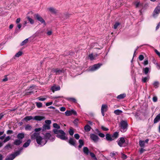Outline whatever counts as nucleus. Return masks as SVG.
I'll return each mask as SVG.
<instances>
[{
	"mask_svg": "<svg viewBox=\"0 0 160 160\" xmlns=\"http://www.w3.org/2000/svg\"><path fill=\"white\" fill-rule=\"evenodd\" d=\"M53 126L55 128L53 129L54 133L57 134L56 136L62 140H66L68 139V137L66 136L65 133L62 130H58L60 128V126L57 123L53 124Z\"/></svg>",
	"mask_w": 160,
	"mask_h": 160,
	"instance_id": "obj_1",
	"label": "nucleus"
},
{
	"mask_svg": "<svg viewBox=\"0 0 160 160\" xmlns=\"http://www.w3.org/2000/svg\"><path fill=\"white\" fill-rule=\"evenodd\" d=\"M31 138L32 139H36L37 143L40 146H43L47 142L45 137V135L44 137L40 135V133L34 132L31 135Z\"/></svg>",
	"mask_w": 160,
	"mask_h": 160,
	"instance_id": "obj_2",
	"label": "nucleus"
},
{
	"mask_svg": "<svg viewBox=\"0 0 160 160\" xmlns=\"http://www.w3.org/2000/svg\"><path fill=\"white\" fill-rule=\"evenodd\" d=\"M128 126V122L126 120H121L120 124L121 132H125L127 129Z\"/></svg>",
	"mask_w": 160,
	"mask_h": 160,
	"instance_id": "obj_3",
	"label": "nucleus"
},
{
	"mask_svg": "<svg viewBox=\"0 0 160 160\" xmlns=\"http://www.w3.org/2000/svg\"><path fill=\"white\" fill-rule=\"evenodd\" d=\"M23 148H20L19 150L17 151L13 154L8 156L6 158L5 160H13L16 156L19 155L20 154Z\"/></svg>",
	"mask_w": 160,
	"mask_h": 160,
	"instance_id": "obj_4",
	"label": "nucleus"
},
{
	"mask_svg": "<svg viewBox=\"0 0 160 160\" xmlns=\"http://www.w3.org/2000/svg\"><path fill=\"white\" fill-rule=\"evenodd\" d=\"M102 65V64L100 63L95 64L93 66L89 67L88 69V71L91 72L95 71L98 69Z\"/></svg>",
	"mask_w": 160,
	"mask_h": 160,
	"instance_id": "obj_5",
	"label": "nucleus"
},
{
	"mask_svg": "<svg viewBox=\"0 0 160 160\" xmlns=\"http://www.w3.org/2000/svg\"><path fill=\"white\" fill-rule=\"evenodd\" d=\"M45 137L47 141L48 140H49L51 142H53L55 140V136L49 133H47L45 134Z\"/></svg>",
	"mask_w": 160,
	"mask_h": 160,
	"instance_id": "obj_6",
	"label": "nucleus"
},
{
	"mask_svg": "<svg viewBox=\"0 0 160 160\" xmlns=\"http://www.w3.org/2000/svg\"><path fill=\"white\" fill-rule=\"evenodd\" d=\"M118 145L120 147H124L126 145L125 140L123 138H119L117 141Z\"/></svg>",
	"mask_w": 160,
	"mask_h": 160,
	"instance_id": "obj_7",
	"label": "nucleus"
},
{
	"mask_svg": "<svg viewBox=\"0 0 160 160\" xmlns=\"http://www.w3.org/2000/svg\"><path fill=\"white\" fill-rule=\"evenodd\" d=\"M160 12V6H157L155 9L153 13V16L157 17Z\"/></svg>",
	"mask_w": 160,
	"mask_h": 160,
	"instance_id": "obj_8",
	"label": "nucleus"
},
{
	"mask_svg": "<svg viewBox=\"0 0 160 160\" xmlns=\"http://www.w3.org/2000/svg\"><path fill=\"white\" fill-rule=\"evenodd\" d=\"M35 16V18L38 21L42 23H43L44 25H46L45 20L40 15L38 14H36Z\"/></svg>",
	"mask_w": 160,
	"mask_h": 160,
	"instance_id": "obj_9",
	"label": "nucleus"
},
{
	"mask_svg": "<svg viewBox=\"0 0 160 160\" xmlns=\"http://www.w3.org/2000/svg\"><path fill=\"white\" fill-rule=\"evenodd\" d=\"M77 112L74 110H67L65 112V114L66 116H68L73 114L74 115H77Z\"/></svg>",
	"mask_w": 160,
	"mask_h": 160,
	"instance_id": "obj_10",
	"label": "nucleus"
},
{
	"mask_svg": "<svg viewBox=\"0 0 160 160\" xmlns=\"http://www.w3.org/2000/svg\"><path fill=\"white\" fill-rule=\"evenodd\" d=\"M68 142L71 145L76 147V141L73 138H70L68 141Z\"/></svg>",
	"mask_w": 160,
	"mask_h": 160,
	"instance_id": "obj_11",
	"label": "nucleus"
},
{
	"mask_svg": "<svg viewBox=\"0 0 160 160\" xmlns=\"http://www.w3.org/2000/svg\"><path fill=\"white\" fill-rule=\"evenodd\" d=\"M98 55L97 54H93L91 53L88 56V58L91 60H93L96 59Z\"/></svg>",
	"mask_w": 160,
	"mask_h": 160,
	"instance_id": "obj_12",
	"label": "nucleus"
},
{
	"mask_svg": "<svg viewBox=\"0 0 160 160\" xmlns=\"http://www.w3.org/2000/svg\"><path fill=\"white\" fill-rule=\"evenodd\" d=\"M90 138L95 142H97L98 139V136L93 134H91L90 135Z\"/></svg>",
	"mask_w": 160,
	"mask_h": 160,
	"instance_id": "obj_13",
	"label": "nucleus"
},
{
	"mask_svg": "<svg viewBox=\"0 0 160 160\" xmlns=\"http://www.w3.org/2000/svg\"><path fill=\"white\" fill-rule=\"evenodd\" d=\"M51 90L53 92L55 91H58L60 90V88L58 86L54 85L51 88Z\"/></svg>",
	"mask_w": 160,
	"mask_h": 160,
	"instance_id": "obj_14",
	"label": "nucleus"
},
{
	"mask_svg": "<svg viewBox=\"0 0 160 160\" xmlns=\"http://www.w3.org/2000/svg\"><path fill=\"white\" fill-rule=\"evenodd\" d=\"M52 72L55 73L56 74H59L62 73V70L58 69L57 68H53L52 70Z\"/></svg>",
	"mask_w": 160,
	"mask_h": 160,
	"instance_id": "obj_15",
	"label": "nucleus"
},
{
	"mask_svg": "<svg viewBox=\"0 0 160 160\" xmlns=\"http://www.w3.org/2000/svg\"><path fill=\"white\" fill-rule=\"evenodd\" d=\"M44 117L43 116H35L33 118V119L37 121H41V120L44 119Z\"/></svg>",
	"mask_w": 160,
	"mask_h": 160,
	"instance_id": "obj_16",
	"label": "nucleus"
},
{
	"mask_svg": "<svg viewBox=\"0 0 160 160\" xmlns=\"http://www.w3.org/2000/svg\"><path fill=\"white\" fill-rule=\"evenodd\" d=\"M33 86H31L30 87L29 90H28V91L25 93V95H28L31 94L32 93H33L34 90H32V87H33Z\"/></svg>",
	"mask_w": 160,
	"mask_h": 160,
	"instance_id": "obj_17",
	"label": "nucleus"
},
{
	"mask_svg": "<svg viewBox=\"0 0 160 160\" xmlns=\"http://www.w3.org/2000/svg\"><path fill=\"white\" fill-rule=\"evenodd\" d=\"M160 121V113L158 114L154 120V123H156Z\"/></svg>",
	"mask_w": 160,
	"mask_h": 160,
	"instance_id": "obj_18",
	"label": "nucleus"
},
{
	"mask_svg": "<svg viewBox=\"0 0 160 160\" xmlns=\"http://www.w3.org/2000/svg\"><path fill=\"white\" fill-rule=\"evenodd\" d=\"M50 129V125H48L44 124V125L42 128V131H44L46 130H49Z\"/></svg>",
	"mask_w": 160,
	"mask_h": 160,
	"instance_id": "obj_19",
	"label": "nucleus"
},
{
	"mask_svg": "<svg viewBox=\"0 0 160 160\" xmlns=\"http://www.w3.org/2000/svg\"><path fill=\"white\" fill-rule=\"evenodd\" d=\"M22 140L17 139L15 140L13 142V144L16 145H19L22 143Z\"/></svg>",
	"mask_w": 160,
	"mask_h": 160,
	"instance_id": "obj_20",
	"label": "nucleus"
},
{
	"mask_svg": "<svg viewBox=\"0 0 160 160\" xmlns=\"http://www.w3.org/2000/svg\"><path fill=\"white\" fill-rule=\"evenodd\" d=\"M31 142V141L30 139L28 140L26 142H25L23 145V147L24 148H27L30 145Z\"/></svg>",
	"mask_w": 160,
	"mask_h": 160,
	"instance_id": "obj_21",
	"label": "nucleus"
},
{
	"mask_svg": "<svg viewBox=\"0 0 160 160\" xmlns=\"http://www.w3.org/2000/svg\"><path fill=\"white\" fill-rule=\"evenodd\" d=\"M24 137V134L23 133H19L17 135V138L20 140H22Z\"/></svg>",
	"mask_w": 160,
	"mask_h": 160,
	"instance_id": "obj_22",
	"label": "nucleus"
},
{
	"mask_svg": "<svg viewBox=\"0 0 160 160\" xmlns=\"http://www.w3.org/2000/svg\"><path fill=\"white\" fill-rule=\"evenodd\" d=\"M106 139L109 141H112L113 140L112 138V136L109 134H107L106 135Z\"/></svg>",
	"mask_w": 160,
	"mask_h": 160,
	"instance_id": "obj_23",
	"label": "nucleus"
},
{
	"mask_svg": "<svg viewBox=\"0 0 160 160\" xmlns=\"http://www.w3.org/2000/svg\"><path fill=\"white\" fill-rule=\"evenodd\" d=\"M108 106L106 104H102L101 107V111L106 112L107 110Z\"/></svg>",
	"mask_w": 160,
	"mask_h": 160,
	"instance_id": "obj_24",
	"label": "nucleus"
},
{
	"mask_svg": "<svg viewBox=\"0 0 160 160\" xmlns=\"http://www.w3.org/2000/svg\"><path fill=\"white\" fill-rule=\"evenodd\" d=\"M126 96V95L125 93L122 94L117 97V98L119 99H122L124 98Z\"/></svg>",
	"mask_w": 160,
	"mask_h": 160,
	"instance_id": "obj_25",
	"label": "nucleus"
},
{
	"mask_svg": "<svg viewBox=\"0 0 160 160\" xmlns=\"http://www.w3.org/2000/svg\"><path fill=\"white\" fill-rule=\"evenodd\" d=\"M67 99L68 101H72L75 103L76 102H77L76 99L73 98H67Z\"/></svg>",
	"mask_w": 160,
	"mask_h": 160,
	"instance_id": "obj_26",
	"label": "nucleus"
},
{
	"mask_svg": "<svg viewBox=\"0 0 160 160\" xmlns=\"http://www.w3.org/2000/svg\"><path fill=\"white\" fill-rule=\"evenodd\" d=\"M135 5L136 8H141L142 5L139 2L136 1L135 2Z\"/></svg>",
	"mask_w": 160,
	"mask_h": 160,
	"instance_id": "obj_27",
	"label": "nucleus"
},
{
	"mask_svg": "<svg viewBox=\"0 0 160 160\" xmlns=\"http://www.w3.org/2000/svg\"><path fill=\"white\" fill-rule=\"evenodd\" d=\"M32 119H33L32 117V116H28L25 117L24 119L26 121H29Z\"/></svg>",
	"mask_w": 160,
	"mask_h": 160,
	"instance_id": "obj_28",
	"label": "nucleus"
},
{
	"mask_svg": "<svg viewBox=\"0 0 160 160\" xmlns=\"http://www.w3.org/2000/svg\"><path fill=\"white\" fill-rule=\"evenodd\" d=\"M118 136V132H115L112 135V137L113 140L114 139L116 138Z\"/></svg>",
	"mask_w": 160,
	"mask_h": 160,
	"instance_id": "obj_29",
	"label": "nucleus"
},
{
	"mask_svg": "<svg viewBox=\"0 0 160 160\" xmlns=\"http://www.w3.org/2000/svg\"><path fill=\"white\" fill-rule=\"evenodd\" d=\"M37 107L38 108H41L42 107V103L40 102H35Z\"/></svg>",
	"mask_w": 160,
	"mask_h": 160,
	"instance_id": "obj_30",
	"label": "nucleus"
},
{
	"mask_svg": "<svg viewBox=\"0 0 160 160\" xmlns=\"http://www.w3.org/2000/svg\"><path fill=\"white\" fill-rule=\"evenodd\" d=\"M83 151L84 152L86 155H88L89 153V150L87 147L83 148Z\"/></svg>",
	"mask_w": 160,
	"mask_h": 160,
	"instance_id": "obj_31",
	"label": "nucleus"
},
{
	"mask_svg": "<svg viewBox=\"0 0 160 160\" xmlns=\"http://www.w3.org/2000/svg\"><path fill=\"white\" fill-rule=\"evenodd\" d=\"M79 145L78 146V148H80L84 145V142L82 140L80 139L79 141Z\"/></svg>",
	"mask_w": 160,
	"mask_h": 160,
	"instance_id": "obj_32",
	"label": "nucleus"
},
{
	"mask_svg": "<svg viewBox=\"0 0 160 160\" xmlns=\"http://www.w3.org/2000/svg\"><path fill=\"white\" fill-rule=\"evenodd\" d=\"M84 130L87 132L91 130V127L89 125H87L84 127Z\"/></svg>",
	"mask_w": 160,
	"mask_h": 160,
	"instance_id": "obj_33",
	"label": "nucleus"
},
{
	"mask_svg": "<svg viewBox=\"0 0 160 160\" xmlns=\"http://www.w3.org/2000/svg\"><path fill=\"white\" fill-rule=\"evenodd\" d=\"M114 112L115 114H116L117 115H119L120 114V113H121L122 112V111L121 110H120L119 109H117V110H115L114 111Z\"/></svg>",
	"mask_w": 160,
	"mask_h": 160,
	"instance_id": "obj_34",
	"label": "nucleus"
},
{
	"mask_svg": "<svg viewBox=\"0 0 160 160\" xmlns=\"http://www.w3.org/2000/svg\"><path fill=\"white\" fill-rule=\"evenodd\" d=\"M49 11L53 13H56V11L55 9L52 8V7H50L48 9Z\"/></svg>",
	"mask_w": 160,
	"mask_h": 160,
	"instance_id": "obj_35",
	"label": "nucleus"
},
{
	"mask_svg": "<svg viewBox=\"0 0 160 160\" xmlns=\"http://www.w3.org/2000/svg\"><path fill=\"white\" fill-rule=\"evenodd\" d=\"M145 142L142 140H140L139 141V144L140 146L142 148H144L145 146Z\"/></svg>",
	"mask_w": 160,
	"mask_h": 160,
	"instance_id": "obj_36",
	"label": "nucleus"
},
{
	"mask_svg": "<svg viewBox=\"0 0 160 160\" xmlns=\"http://www.w3.org/2000/svg\"><path fill=\"white\" fill-rule=\"evenodd\" d=\"M32 128V127L31 126L27 124L26 125L25 127V129L26 130H30Z\"/></svg>",
	"mask_w": 160,
	"mask_h": 160,
	"instance_id": "obj_37",
	"label": "nucleus"
},
{
	"mask_svg": "<svg viewBox=\"0 0 160 160\" xmlns=\"http://www.w3.org/2000/svg\"><path fill=\"white\" fill-rule=\"evenodd\" d=\"M149 77H147L144 78H142V81L143 82H145L147 81H148L149 79Z\"/></svg>",
	"mask_w": 160,
	"mask_h": 160,
	"instance_id": "obj_38",
	"label": "nucleus"
},
{
	"mask_svg": "<svg viewBox=\"0 0 160 160\" xmlns=\"http://www.w3.org/2000/svg\"><path fill=\"white\" fill-rule=\"evenodd\" d=\"M37 99L38 100L40 101H44L47 98L43 97L41 96V97H38Z\"/></svg>",
	"mask_w": 160,
	"mask_h": 160,
	"instance_id": "obj_39",
	"label": "nucleus"
},
{
	"mask_svg": "<svg viewBox=\"0 0 160 160\" xmlns=\"http://www.w3.org/2000/svg\"><path fill=\"white\" fill-rule=\"evenodd\" d=\"M90 154L91 157L94 160H98L96 158L95 154L92 152H90Z\"/></svg>",
	"mask_w": 160,
	"mask_h": 160,
	"instance_id": "obj_40",
	"label": "nucleus"
},
{
	"mask_svg": "<svg viewBox=\"0 0 160 160\" xmlns=\"http://www.w3.org/2000/svg\"><path fill=\"white\" fill-rule=\"evenodd\" d=\"M149 68L148 67L144 68L143 69V72L145 74H147L149 71Z\"/></svg>",
	"mask_w": 160,
	"mask_h": 160,
	"instance_id": "obj_41",
	"label": "nucleus"
},
{
	"mask_svg": "<svg viewBox=\"0 0 160 160\" xmlns=\"http://www.w3.org/2000/svg\"><path fill=\"white\" fill-rule=\"evenodd\" d=\"M28 41V39L27 38L25 40H24L23 41H22L21 44V46H23L25 45V44L27 43Z\"/></svg>",
	"mask_w": 160,
	"mask_h": 160,
	"instance_id": "obj_42",
	"label": "nucleus"
},
{
	"mask_svg": "<svg viewBox=\"0 0 160 160\" xmlns=\"http://www.w3.org/2000/svg\"><path fill=\"white\" fill-rule=\"evenodd\" d=\"M11 139V137L9 136H7V137L5 139H4L3 142L4 143H5L7 141H8Z\"/></svg>",
	"mask_w": 160,
	"mask_h": 160,
	"instance_id": "obj_43",
	"label": "nucleus"
},
{
	"mask_svg": "<svg viewBox=\"0 0 160 160\" xmlns=\"http://www.w3.org/2000/svg\"><path fill=\"white\" fill-rule=\"evenodd\" d=\"M155 88H157L158 87L159 85V82L157 81L155 82L153 84Z\"/></svg>",
	"mask_w": 160,
	"mask_h": 160,
	"instance_id": "obj_44",
	"label": "nucleus"
},
{
	"mask_svg": "<svg viewBox=\"0 0 160 160\" xmlns=\"http://www.w3.org/2000/svg\"><path fill=\"white\" fill-rule=\"evenodd\" d=\"M27 19L31 24H33L34 23V21L32 19L28 17H27Z\"/></svg>",
	"mask_w": 160,
	"mask_h": 160,
	"instance_id": "obj_45",
	"label": "nucleus"
},
{
	"mask_svg": "<svg viewBox=\"0 0 160 160\" xmlns=\"http://www.w3.org/2000/svg\"><path fill=\"white\" fill-rule=\"evenodd\" d=\"M22 52H21L19 51L16 54L15 56L17 57H19L22 55Z\"/></svg>",
	"mask_w": 160,
	"mask_h": 160,
	"instance_id": "obj_46",
	"label": "nucleus"
},
{
	"mask_svg": "<svg viewBox=\"0 0 160 160\" xmlns=\"http://www.w3.org/2000/svg\"><path fill=\"white\" fill-rule=\"evenodd\" d=\"M120 24V23L118 22H116L114 25V29H116Z\"/></svg>",
	"mask_w": 160,
	"mask_h": 160,
	"instance_id": "obj_47",
	"label": "nucleus"
},
{
	"mask_svg": "<svg viewBox=\"0 0 160 160\" xmlns=\"http://www.w3.org/2000/svg\"><path fill=\"white\" fill-rule=\"evenodd\" d=\"M42 130V128H36L34 129V131L35 132H38Z\"/></svg>",
	"mask_w": 160,
	"mask_h": 160,
	"instance_id": "obj_48",
	"label": "nucleus"
},
{
	"mask_svg": "<svg viewBox=\"0 0 160 160\" xmlns=\"http://www.w3.org/2000/svg\"><path fill=\"white\" fill-rule=\"evenodd\" d=\"M121 157H122V159H125L127 158V155H125L123 153H122Z\"/></svg>",
	"mask_w": 160,
	"mask_h": 160,
	"instance_id": "obj_49",
	"label": "nucleus"
},
{
	"mask_svg": "<svg viewBox=\"0 0 160 160\" xmlns=\"http://www.w3.org/2000/svg\"><path fill=\"white\" fill-rule=\"evenodd\" d=\"M45 122L47 124L46 125H49L51 123V121L50 120H47L45 121Z\"/></svg>",
	"mask_w": 160,
	"mask_h": 160,
	"instance_id": "obj_50",
	"label": "nucleus"
},
{
	"mask_svg": "<svg viewBox=\"0 0 160 160\" xmlns=\"http://www.w3.org/2000/svg\"><path fill=\"white\" fill-rule=\"evenodd\" d=\"M74 136L75 138L77 139H78L80 138V136L78 134H75Z\"/></svg>",
	"mask_w": 160,
	"mask_h": 160,
	"instance_id": "obj_51",
	"label": "nucleus"
},
{
	"mask_svg": "<svg viewBox=\"0 0 160 160\" xmlns=\"http://www.w3.org/2000/svg\"><path fill=\"white\" fill-rule=\"evenodd\" d=\"M144 56L143 55H141L139 57V59L140 61L144 59Z\"/></svg>",
	"mask_w": 160,
	"mask_h": 160,
	"instance_id": "obj_52",
	"label": "nucleus"
},
{
	"mask_svg": "<svg viewBox=\"0 0 160 160\" xmlns=\"http://www.w3.org/2000/svg\"><path fill=\"white\" fill-rule=\"evenodd\" d=\"M101 128L104 131H107L108 130V128H106L103 126H102Z\"/></svg>",
	"mask_w": 160,
	"mask_h": 160,
	"instance_id": "obj_53",
	"label": "nucleus"
},
{
	"mask_svg": "<svg viewBox=\"0 0 160 160\" xmlns=\"http://www.w3.org/2000/svg\"><path fill=\"white\" fill-rule=\"evenodd\" d=\"M69 133L71 135H72L74 133V132L73 130L70 129L69 131Z\"/></svg>",
	"mask_w": 160,
	"mask_h": 160,
	"instance_id": "obj_54",
	"label": "nucleus"
},
{
	"mask_svg": "<svg viewBox=\"0 0 160 160\" xmlns=\"http://www.w3.org/2000/svg\"><path fill=\"white\" fill-rule=\"evenodd\" d=\"M52 103H53L52 102H47L46 103V105L47 106H50V105H51L52 104Z\"/></svg>",
	"mask_w": 160,
	"mask_h": 160,
	"instance_id": "obj_55",
	"label": "nucleus"
},
{
	"mask_svg": "<svg viewBox=\"0 0 160 160\" xmlns=\"http://www.w3.org/2000/svg\"><path fill=\"white\" fill-rule=\"evenodd\" d=\"M60 110L62 112H64L65 111L66 108L64 107H62L60 108Z\"/></svg>",
	"mask_w": 160,
	"mask_h": 160,
	"instance_id": "obj_56",
	"label": "nucleus"
},
{
	"mask_svg": "<svg viewBox=\"0 0 160 160\" xmlns=\"http://www.w3.org/2000/svg\"><path fill=\"white\" fill-rule=\"evenodd\" d=\"M117 154V153L115 152H112L110 154V156H111L112 157H114Z\"/></svg>",
	"mask_w": 160,
	"mask_h": 160,
	"instance_id": "obj_57",
	"label": "nucleus"
},
{
	"mask_svg": "<svg viewBox=\"0 0 160 160\" xmlns=\"http://www.w3.org/2000/svg\"><path fill=\"white\" fill-rule=\"evenodd\" d=\"M99 136L101 138H104L105 137V135L104 134L101 133H100L98 134Z\"/></svg>",
	"mask_w": 160,
	"mask_h": 160,
	"instance_id": "obj_58",
	"label": "nucleus"
},
{
	"mask_svg": "<svg viewBox=\"0 0 160 160\" xmlns=\"http://www.w3.org/2000/svg\"><path fill=\"white\" fill-rule=\"evenodd\" d=\"M3 113H1L0 114V120H1L4 115Z\"/></svg>",
	"mask_w": 160,
	"mask_h": 160,
	"instance_id": "obj_59",
	"label": "nucleus"
},
{
	"mask_svg": "<svg viewBox=\"0 0 160 160\" xmlns=\"http://www.w3.org/2000/svg\"><path fill=\"white\" fill-rule=\"evenodd\" d=\"M152 100L154 102H155L157 101V98L156 97H154L152 98Z\"/></svg>",
	"mask_w": 160,
	"mask_h": 160,
	"instance_id": "obj_60",
	"label": "nucleus"
},
{
	"mask_svg": "<svg viewBox=\"0 0 160 160\" xmlns=\"http://www.w3.org/2000/svg\"><path fill=\"white\" fill-rule=\"evenodd\" d=\"M148 64V61L147 60H145L143 62V64L144 65H146Z\"/></svg>",
	"mask_w": 160,
	"mask_h": 160,
	"instance_id": "obj_61",
	"label": "nucleus"
},
{
	"mask_svg": "<svg viewBox=\"0 0 160 160\" xmlns=\"http://www.w3.org/2000/svg\"><path fill=\"white\" fill-rule=\"evenodd\" d=\"M6 136V134H4L2 136L0 137V139L3 140V139H4V138Z\"/></svg>",
	"mask_w": 160,
	"mask_h": 160,
	"instance_id": "obj_62",
	"label": "nucleus"
},
{
	"mask_svg": "<svg viewBox=\"0 0 160 160\" xmlns=\"http://www.w3.org/2000/svg\"><path fill=\"white\" fill-rule=\"evenodd\" d=\"M155 52L156 53H157V54L160 57V52L158 51L157 50H155Z\"/></svg>",
	"mask_w": 160,
	"mask_h": 160,
	"instance_id": "obj_63",
	"label": "nucleus"
},
{
	"mask_svg": "<svg viewBox=\"0 0 160 160\" xmlns=\"http://www.w3.org/2000/svg\"><path fill=\"white\" fill-rule=\"evenodd\" d=\"M160 26V22H159L156 27V30L158 29Z\"/></svg>",
	"mask_w": 160,
	"mask_h": 160,
	"instance_id": "obj_64",
	"label": "nucleus"
}]
</instances>
